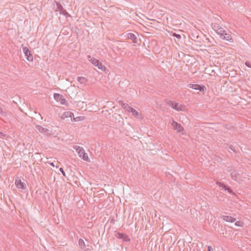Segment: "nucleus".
Listing matches in <instances>:
<instances>
[{
  "label": "nucleus",
  "instance_id": "23",
  "mask_svg": "<svg viewBox=\"0 0 251 251\" xmlns=\"http://www.w3.org/2000/svg\"><path fill=\"white\" fill-rule=\"evenodd\" d=\"M0 114L3 116H6L7 113L5 111H3L2 109L0 108Z\"/></svg>",
  "mask_w": 251,
  "mask_h": 251
},
{
  "label": "nucleus",
  "instance_id": "8",
  "mask_svg": "<svg viewBox=\"0 0 251 251\" xmlns=\"http://www.w3.org/2000/svg\"><path fill=\"white\" fill-rule=\"evenodd\" d=\"M57 10L59 11V14L63 15L66 17H71V15L67 12V11L63 8L62 4L60 3H56Z\"/></svg>",
  "mask_w": 251,
  "mask_h": 251
},
{
  "label": "nucleus",
  "instance_id": "22",
  "mask_svg": "<svg viewBox=\"0 0 251 251\" xmlns=\"http://www.w3.org/2000/svg\"><path fill=\"white\" fill-rule=\"evenodd\" d=\"M78 244L79 247L81 249H84L86 247V245L85 244V242L81 238H80L78 241Z\"/></svg>",
  "mask_w": 251,
  "mask_h": 251
},
{
  "label": "nucleus",
  "instance_id": "16",
  "mask_svg": "<svg viewBox=\"0 0 251 251\" xmlns=\"http://www.w3.org/2000/svg\"><path fill=\"white\" fill-rule=\"evenodd\" d=\"M127 38L131 39L134 43H137L138 39L134 34L129 33L127 34Z\"/></svg>",
  "mask_w": 251,
  "mask_h": 251
},
{
  "label": "nucleus",
  "instance_id": "11",
  "mask_svg": "<svg viewBox=\"0 0 251 251\" xmlns=\"http://www.w3.org/2000/svg\"><path fill=\"white\" fill-rule=\"evenodd\" d=\"M54 99L57 101H60L62 104H66L67 101L64 98V97L59 94L54 93L53 95Z\"/></svg>",
  "mask_w": 251,
  "mask_h": 251
},
{
  "label": "nucleus",
  "instance_id": "9",
  "mask_svg": "<svg viewBox=\"0 0 251 251\" xmlns=\"http://www.w3.org/2000/svg\"><path fill=\"white\" fill-rule=\"evenodd\" d=\"M15 183L18 189H25L26 188L25 183L22 181L21 179L18 177L15 179Z\"/></svg>",
  "mask_w": 251,
  "mask_h": 251
},
{
  "label": "nucleus",
  "instance_id": "32",
  "mask_svg": "<svg viewBox=\"0 0 251 251\" xmlns=\"http://www.w3.org/2000/svg\"><path fill=\"white\" fill-rule=\"evenodd\" d=\"M51 166L55 167V165L53 162H51L49 163Z\"/></svg>",
  "mask_w": 251,
  "mask_h": 251
},
{
  "label": "nucleus",
  "instance_id": "18",
  "mask_svg": "<svg viewBox=\"0 0 251 251\" xmlns=\"http://www.w3.org/2000/svg\"><path fill=\"white\" fill-rule=\"evenodd\" d=\"M119 103L121 104L123 108L125 109L126 111L129 112L131 107H130L127 103H124L122 101H120Z\"/></svg>",
  "mask_w": 251,
  "mask_h": 251
},
{
  "label": "nucleus",
  "instance_id": "31",
  "mask_svg": "<svg viewBox=\"0 0 251 251\" xmlns=\"http://www.w3.org/2000/svg\"><path fill=\"white\" fill-rule=\"evenodd\" d=\"M207 251H213V249L211 246H208L207 249Z\"/></svg>",
  "mask_w": 251,
  "mask_h": 251
},
{
  "label": "nucleus",
  "instance_id": "33",
  "mask_svg": "<svg viewBox=\"0 0 251 251\" xmlns=\"http://www.w3.org/2000/svg\"><path fill=\"white\" fill-rule=\"evenodd\" d=\"M84 251H91L90 249H86L84 250Z\"/></svg>",
  "mask_w": 251,
  "mask_h": 251
},
{
  "label": "nucleus",
  "instance_id": "24",
  "mask_svg": "<svg viewBox=\"0 0 251 251\" xmlns=\"http://www.w3.org/2000/svg\"><path fill=\"white\" fill-rule=\"evenodd\" d=\"M235 225L237 226H243V223L241 221H237L235 223Z\"/></svg>",
  "mask_w": 251,
  "mask_h": 251
},
{
  "label": "nucleus",
  "instance_id": "10",
  "mask_svg": "<svg viewBox=\"0 0 251 251\" xmlns=\"http://www.w3.org/2000/svg\"><path fill=\"white\" fill-rule=\"evenodd\" d=\"M188 86L193 89L199 90L200 92H204L206 90V87L203 85H199L197 84H190Z\"/></svg>",
  "mask_w": 251,
  "mask_h": 251
},
{
  "label": "nucleus",
  "instance_id": "25",
  "mask_svg": "<svg viewBox=\"0 0 251 251\" xmlns=\"http://www.w3.org/2000/svg\"><path fill=\"white\" fill-rule=\"evenodd\" d=\"M173 36L179 39H180L181 37L180 34H177L175 32L173 33Z\"/></svg>",
  "mask_w": 251,
  "mask_h": 251
},
{
  "label": "nucleus",
  "instance_id": "2",
  "mask_svg": "<svg viewBox=\"0 0 251 251\" xmlns=\"http://www.w3.org/2000/svg\"><path fill=\"white\" fill-rule=\"evenodd\" d=\"M87 58L90 62H91L94 66L97 67L99 69H100L103 71L106 70V67L103 65L98 59L92 57L90 55L87 56Z\"/></svg>",
  "mask_w": 251,
  "mask_h": 251
},
{
  "label": "nucleus",
  "instance_id": "17",
  "mask_svg": "<svg viewBox=\"0 0 251 251\" xmlns=\"http://www.w3.org/2000/svg\"><path fill=\"white\" fill-rule=\"evenodd\" d=\"M74 116L73 113L70 111H67L64 112L61 116V119H65L67 118H72V116Z\"/></svg>",
  "mask_w": 251,
  "mask_h": 251
},
{
  "label": "nucleus",
  "instance_id": "5",
  "mask_svg": "<svg viewBox=\"0 0 251 251\" xmlns=\"http://www.w3.org/2000/svg\"><path fill=\"white\" fill-rule=\"evenodd\" d=\"M36 129L41 133L44 135L48 136L51 135V131L47 128L44 127L40 125H36Z\"/></svg>",
  "mask_w": 251,
  "mask_h": 251
},
{
  "label": "nucleus",
  "instance_id": "30",
  "mask_svg": "<svg viewBox=\"0 0 251 251\" xmlns=\"http://www.w3.org/2000/svg\"><path fill=\"white\" fill-rule=\"evenodd\" d=\"M226 170H227V171L230 172V173L232 172V169H231V167H228L227 168Z\"/></svg>",
  "mask_w": 251,
  "mask_h": 251
},
{
  "label": "nucleus",
  "instance_id": "14",
  "mask_svg": "<svg viewBox=\"0 0 251 251\" xmlns=\"http://www.w3.org/2000/svg\"><path fill=\"white\" fill-rule=\"evenodd\" d=\"M220 38L223 40H225L230 42H233V39L230 34L227 33L226 31L225 30L224 33L221 35Z\"/></svg>",
  "mask_w": 251,
  "mask_h": 251
},
{
  "label": "nucleus",
  "instance_id": "26",
  "mask_svg": "<svg viewBox=\"0 0 251 251\" xmlns=\"http://www.w3.org/2000/svg\"><path fill=\"white\" fill-rule=\"evenodd\" d=\"M229 149L235 153H236V150L235 149L234 147L232 145H230L229 146Z\"/></svg>",
  "mask_w": 251,
  "mask_h": 251
},
{
  "label": "nucleus",
  "instance_id": "29",
  "mask_svg": "<svg viewBox=\"0 0 251 251\" xmlns=\"http://www.w3.org/2000/svg\"><path fill=\"white\" fill-rule=\"evenodd\" d=\"M59 171L62 173V175H63L64 176H66L65 173L64 171V170H63V169L62 168H59Z\"/></svg>",
  "mask_w": 251,
  "mask_h": 251
},
{
  "label": "nucleus",
  "instance_id": "20",
  "mask_svg": "<svg viewBox=\"0 0 251 251\" xmlns=\"http://www.w3.org/2000/svg\"><path fill=\"white\" fill-rule=\"evenodd\" d=\"M129 112H131L132 115L136 118H139V116L141 115V114L138 111H137L135 109H134L132 107L131 108Z\"/></svg>",
  "mask_w": 251,
  "mask_h": 251
},
{
  "label": "nucleus",
  "instance_id": "27",
  "mask_svg": "<svg viewBox=\"0 0 251 251\" xmlns=\"http://www.w3.org/2000/svg\"><path fill=\"white\" fill-rule=\"evenodd\" d=\"M6 136V135L4 133H3L2 132L0 131V138L3 139L4 137Z\"/></svg>",
  "mask_w": 251,
  "mask_h": 251
},
{
  "label": "nucleus",
  "instance_id": "19",
  "mask_svg": "<svg viewBox=\"0 0 251 251\" xmlns=\"http://www.w3.org/2000/svg\"><path fill=\"white\" fill-rule=\"evenodd\" d=\"M239 176H240V175L235 170H233L230 173V176L234 180H236L237 179V178L239 177Z\"/></svg>",
  "mask_w": 251,
  "mask_h": 251
},
{
  "label": "nucleus",
  "instance_id": "15",
  "mask_svg": "<svg viewBox=\"0 0 251 251\" xmlns=\"http://www.w3.org/2000/svg\"><path fill=\"white\" fill-rule=\"evenodd\" d=\"M222 218L223 220L230 223H233L236 221V219L230 216H223Z\"/></svg>",
  "mask_w": 251,
  "mask_h": 251
},
{
  "label": "nucleus",
  "instance_id": "6",
  "mask_svg": "<svg viewBox=\"0 0 251 251\" xmlns=\"http://www.w3.org/2000/svg\"><path fill=\"white\" fill-rule=\"evenodd\" d=\"M22 47H23L24 53L27 60L29 62L32 61L33 56L28 48L27 47H24V45H22Z\"/></svg>",
  "mask_w": 251,
  "mask_h": 251
},
{
  "label": "nucleus",
  "instance_id": "12",
  "mask_svg": "<svg viewBox=\"0 0 251 251\" xmlns=\"http://www.w3.org/2000/svg\"><path fill=\"white\" fill-rule=\"evenodd\" d=\"M172 126H173V129L176 130L178 132L181 133L184 130V128L183 126L180 124L175 121L174 120L173 121Z\"/></svg>",
  "mask_w": 251,
  "mask_h": 251
},
{
  "label": "nucleus",
  "instance_id": "3",
  "mask_svg": "<svg viewBox=\"0 0 251 251\" xmlns=\"http://www.w3.org/2000/svg\"><path fill=\"white\" fill-rule=\"evenodd\" d=\"M75 149L80 157H81L84 161L88 162H90V160L88 157L87 154L85 152L84 149L82 147L76 146Z\"/></svg>",
  "mask_w": 251,
  "mask_h": 251
},
{
  "label": "nucleus",
  "instance_id": "4",
  "mask_svg": "<svg viewBox=\"0 0 251 251\" xmlns=\"http://www.w3.org/2000/svg\"><path fill=\"white\" fill-rule=\"evenodd\" d=\"M211 26L213 29L220 35V37L221 35H222L224 32L225 30L222 28L220 25L217 23H212Z\"/></svg>",
  "mask_w": 251,
  "mask_h": 251
},
{
  "label": "nucleus",
  "instance_id": "21",
  "mask_svg": "<svg viewBox=\"0 0 251 251\" xmlns=\"http://www.w3.org/2000/svg\"><path fill=\"white\" fill-rule=\"evenodd\" d=\"M77 80L80 83V84H85L86 82V79L82 76H78L77 77Z\"/></svg>",
  "mask_w": 251,
  "mask_h": 251
},
{
  "label": "nucleus",
  "instance_id": "1",
  "mask_svg": "<svg viewBox=\"0 0 251 251\" xmlns=\"http://www.w3.org/2000/svg\"><path fill=\"white\" fill-rule=\"evenodd\" d=\"M167 104L173 109L178 111H184L185 110V106L182 104H179V103L172 101H167Z\"/></svg>",
  "mask_w": 251,
  "mask_h": 251
},
{
  "label": "nucleus",
  "instance_id": "28",
  "mask_svg": "<svg viewBox=\"0 0 251 251\" xmlns=\"http://www.w3.org/2000/svg\"><path fill=\"white\" fill-rule=\"evenodd\" d=\"M245 64L247 67L251 68V63L250 62L246 61Z\"/></svg>",
  "mask_w": 251,
  "mask_h": 251
},
{
  "label": "nucleus",
  "instance_id": "13",
  "mask_svg": "<svg viewBox=\"0 0 251 251\" xmlns=\"http://www.w3.org/2000/svg\"><path fill=\"white\" fill-rule=\"evenodd\" d=\"M217 184L221 188V189L224 190L225 191H227L230 194H234V193L233 192V190H231L229 186L225 184L224 183H223L222 182L218 181L217 182Z\"/></svg>",
  "mask_w": 251,
  "mask_h": 251
},
{
  "label": "nucleus",
  "instance_id": "34",
  "mask_svg": "<svg viewBox=\"0 0 251 251\" xmlns=\"http://www.w3.org/2000/svg\"><path fill=\"white\" fill-rule=\"evenodd\" d=\"M226 127L227 128V129H229V128L228 127V125H226Z\"/></svg>",
  "mask_w": 251,
  "mask_h": 251
},
{
  "label": "nucleus",
  "instance_id": "7",
  "mask_svg": "<svg viewBox=\"0 0 251 251\" xmlns=\"http://www.w3.org/2000/svg\"><path fill=\"white\" fill-rule=\"evenodd\" d=\"M115 236L118 239H122L125 242H129L130 241V239L128 235L124 233L116 232L115 234Z\"/></svg>",
  "mask_w": 251,
  "mask_h": 251
}]
</instances>
